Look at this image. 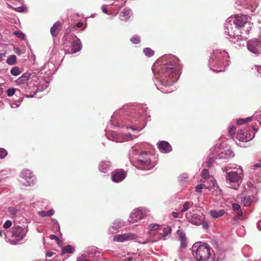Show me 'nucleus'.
<instances>
[{
	"label": "nucleus",
	"instance_id": "f257e3e1",
	"mask_svg": "<svg viewBox=\"0 0 261 261\" xmlns=\"http://www.w3.org/2000/svg\"><path fill=\"white\" fill-rule=\"evenodd\" d=\"M150 117L146 105L124 107L114 113L106 129L108 139L122 142L137 137L145 126V118Z\"/></svg>",
	"mask_w": 261,
	"mask_h": 261
},
{
	"label": "nucleus",
	"instance_id": "f03ea898",
	"mask_svg": "<svg viewBox=\"0 0 261 261\" xmlns=\"http://www.w3.org/2000/svg\"><path fill=\"white\" fill-rule=\"evenodd\" d=\"M181 66L179 59L174 56H162L153 64L152 72L158 80L155 83L158 90L164 93H169L175 90L173 84L178 79Z\"/></svg>",
	"mask_w": 261,
	"mask_h": 261
},
{
	"label": "nucleus",
	"instance_id": "7ed1b4c3",
	"mask_svg": "<svg viewBox=\"0 0 261 261\" xmlns=\"http://www.w3.org/2000/svg\"><path fill=\"white\" fill-rule=\"evenodd\" d=\"M228 55L224 50L216 49L210 56L208 66L215 72L224 71L228 65Z\"/></svg>",
	"mask_w": 261,
	"mask_h": 261
},
{
	"label": "nucleus",
	"instance_id": "20e7f679",
	"mask_svg": "<svg viewBox=\"0 0 261 261\" xmlns=\"http://www.w3.org/2000/svg\"><path fill=\"white\" fill-rule=\"evenodd\" d=\"M228 148L227 141L216 145L210 150L207 161L205 162L206 167L211 168L213 166L215 159L227 160Z\"/></svg>",
	"mask_w": 261,
	"mask_h": 261
},
{
	"label": "nucleus",
	"instance_id": "39448f33",
	"mask_svg": "<svg viewBox=\"0 0 261 261\" xmlns=\"http://www.w3.org/2000/svg\"><path fill=\"white\" fill-rule=\"evenodd\" d=\"M193 253L197 261H210L211 259V247L207 244L193 246Z\"/></svg>",
	"mask_w": 261,
	"mask_h": 261
},
{
	"label": "nucleus",
	"instance_id": "423d86ee",
	"mask_svg": "<svg viewBox=\"0 0 261 261\" xmlns=\"http://www.w3.org/2000/svg\"><path fill=\"white\" fill-rule=\"evenodd\" d=\"M63 39L65 45L70 42L71 54L76 53L82 49V44L81 41L75 35L73 34H65L63 36Z\"/></svg>",
	"mask_w": 261,
	"mask_h": 261
},
{
	"label": "nucleus",
	"instance_id": "0eeeda50",
	"mask_svg": "<svg viewBox=\"0 0 261 261\" xmlns=\"http://www.w3.org/2000/svg\"><path fill=\"white\" fill-rule=\"evenodd\" d=\"M136 164L137 168L142 170H148L154 167L149 155L144 151L139 154Z\"/></svg>",
	"mask_w": 261,
	"mask_h": 261
},
{
	"label": "nucleus",
	"instance_id": "6e6552de",
	"mask_svg": "<svg viewBox=\"0 0 261 261\" xmlns=\"http://www.w3.org/2000/svg\"><path fill=\"white\" fill-rule=\"evenodd\" d=\"M21 184L25 187H33L36 183V178L33 172L29 169L22 170L19 174Z\"/></svg>",
	"mask_w": 261,
	"mask_h": 261
},
{
	"label": "nucleus",
	"instance_id": "1a4fd4ad",
	"mask_svg": "<svg viewBox=\"0 0 261 261\" xmlns=\"http://www.w3.org/2000/svg\"><path fill=\"white\" fill-rule=\"evenodd\" d=\"M211 181L212 185L207 186L204 184H201L196 186L195 187V191L197 193H200L201 190L203 188L208 189L212 192L213 195L218 196L219 197H221V191L219 187L217 184L216 180L214 179V177H211Z\"/></svg>",
	"mask_w": 261,
	"mask_h": 261
},
{
	"label": "nucleus",
	"instance_id": "9d476101",
	"mask_svg": "<svg viewBox=\"0 0 261 261\" xmlns=\"http://www.w3.org/2000/svg\"><path fill=\"white\" fill-rule=\"evenodd\" d=\"M28 232L27 228L17 226L13 228L12 237L13 239L10 240V243L12 245L19 244V242L22 241L26 236Z\"/></svg>",
	"mask_w": 261,
	"mask_h": 261
},
{
	"label": "nucleus",
	"instance_id": "9b49d317",
	"mask_svg": "<svg viewBox=\"0 0 261 261\" xmlns=\"http://www.w3.org/2000/svg\"><path fill=\"white\" fill-rule=\"evenodd\" d=\"M186 219L189 223L193 225H199L205 219V216L202 213H195L194 210H192L186 214Z\"/></svg>",
	"mask_w": 261,
	"mask_h": 261
},
{
	"label": "nucleus",
	"instance_id": "f8f14e48",
	"mask_svg": "<svg viewBox=\"0 0 261 261\" xmlns=\"http://www.w3.org/2000/svg\"><path fill=\"white\" fill-rule=\"evenodd\" d=\"M149 211L145 208H139L132 213L129 217L128 221L130 223H134L140 220L143 219Z\"/></svg>",
	"mask_w": 261,
	"mask_h": 261
},
{
	"label": "nucleus",
	"instance_id": "ddd939ff",
	"mask_svg": "<svg viewBox=\"0 0 261 261\" xmlns=\"http://www.w3.org/2000/svg\"><path fill=\"white\" fill-rule=\"evenodd\" d=\"M242 171L239 169L237 171H229V188L237 190L239 187V184L237 183L241 178Z\"/></svg>",
	"mask_w": 261,
	"mask_h": 261
},
{
	"label": "nucleus",
	"instance_id": "4468645a",
	"mask_svg": "<svg viewBox=\"0 0 261 261\" xmlns=\"http://www.w3.org/2000/svg\"><path fill=\"white\" fill-rule=\"evenodd\" d=\"M247 48L254 54L258 55L261 54V42L257 39L249 40L247 42Z\"/></svg>",
	"mask_w": 261,
	"mask_h": 261
},
{
	"label": "nucleus",
	"instance_id": "2eb2a0df",
	"mask_svg": "<svg viewBox=\"0 0 261 261\" xmlns=\"http://www.w3.org/2000/svg\"><path fill=\"white\" fill-rule=\"evenodd\" d=\"M137 238L135 233L128 232L123 234H117L113 238V240L115 242H123L126 241L132 240Z\"/></svg>",
	"mask_w": 261,
	"mask_h": 261
},
{
	"label": "nucleus",
	"instance_id": "dca6fc26",
	"mask_svg": "<svg viewBox=\"0 0 261 261\" xmlns=\"http://www.w3.org/2000/svg\"><path fill=\"white\" fill-rule=\"evenodd\" d=\"M255 136V134L252 135L250 130L242 129L237 134V139L242 142H248L252 140Z\"/></svg>",
	"mask_w": 261,
	"mask_h": 261
},
{
	"label": "nucleus",
	"instance_id": "f3484780",
	"mask_svg": "<svg viewBox=\"0 0 261 261\" xmlns=\"http://www.w3.org/2000/svg\"><path fill=\"white\" fill-rule=\"evenodd\" d=\"M126 173L123 170H116L112 172L111 179L113 182H120L126 177Z\"/></svg>",
	"mask_w": 261,
	"mask_h": 261
},
{
	"label": "nucleus",
	"instance_id": "a211bd4d",
	"mask_svg": "<svg viewBox=\"0 0 261 261\" xmlns=\"http://www.w3.org/2000/svg\"><path fill=\"white\" fill-rule=\"evenodd\" d=\"M94 254L96 255L99 254V252H97L95 248H88L85 254H82L77 258L76 261H91L90 259L93 257Z\"/></svg>",
	"mask_w": 261,
	"mask_h": 261
},
{
	"label": "nucleus",
	"instance_id": "6ab92c4d",
	"mask_svg": "<svg viewBox=\"0 0 261 261\" xmlns=\"http://www.w3.org/2000/svg\"><path fill=\"white\" fill-rule=\"evenodd\" d=\"M230 18L229 22L233 21V23L238 27H242L244 26L248 21L246 15L242 14L240 15H236L234 17L231 16L230 17Z\"/></svg>",
	"mask_w": 261,
	"mask_h": 261
},
{
	"label": "nucleus",
	"instance_id": "aec40b11",
	"mask_svg": "<svg viewBox=\"0 0 261 261\" xmlns=\"http://www.w3.org/2000/svg\"><path fill=\"white\" fill-rule=\"evenodd\" d=\"M157 145L159 150L162 153H167L170 152L172 150L171 145L167 141H160L158 143Z\"/></svg>",
	"mask_w": 261,
	"mask_h": 261
},
{
	"label": "nucleus",
	"instance_id": "412c9836",
	"mask_svg": "<svg viewBox=\"0 0 261 261\" xmlns=\"http://www.w3.org/2000/svg\"><path fill=\"white\" fill-rule=\"evenodd\" d=\"M179 237V240L180 242V247L181 248H185L187 246V238L185 233L184 231L178 229L176 232Z\"/></svg>",
	"mask_w": 261,
	"mask_h": 261
},
{
	"label": "nucleus",
	"instance_id": "4be33fe9",
	"mask_svg": "<svg viewBox=\"0 0 261 261\" xmlns=\"http://www.w3.org/2000/svg\"><path fill=\"white\" fill-rule=\"evenodd\" d=\"M125 225V222L121 219H116L113 223L111 227L109 228V231L111 233L114 232L112 231V229L114 230H117L118 229L123 227Z\"/></svg>",
	"mask_w": 261,
	"mask_h": 261
},
{
	"label": "nucleus",
	"instance_id": "5701e85b",
	"mask_svg": "<svg viewBox=\"0 0 261 261\" xmlns=\"http://www.w3.org/2000/svg\"><path fill=\"white\" fill-rule=\"evenodd\" d=\"M255 197L253 195H244L241 197V201L245 206H250L254 201Z\"/></svg>",
	"mask_w": 261,
	"mask_h": 261
},
{
	"label": "nucleus",
	"instance_id": "b1692460",
	"mask_svg": "<svg viewBox=\"0 0 261 261\" xmlns=\"http://www.w3.org/2000/svg\"><path fill=\"white\" fill-rule=\"evenodd\" d=\"M111 163L110 161H102L99 165V170L101 172L106 173L110 169Z\"/></svg>",
	"mask_w": 261,
	"mask_h": 261
},
{
	"label": "nucleus",
	"instance_id": "393cba45",
	"mask_svg": "<svg viewBox=\"0 0 261 261\" xmlns=\"http://www.w3.org/2000/svg\"><path fill=\"white\" fill-rule=\"evenodd\" d=\"M132 15V10L129 8H125L120 14V19L121 20H127Z\"/></svg>",
	"mask_w": 261,
	"mask_h": 261
},
{
	"label": "nucleus",
	"instance_id": "a878e982",
	"mask_svg": "<svg viewBox=\"0 0 261 261\" xmlns=\"http://www.w3.org/2000/svg\"><path fill=\"white\" fill-rule=\"evenodd\" d=\"M61 23L60 21L56 22L50 29V34L54 36H57L61 29Z\"/></svg>",
	"mask_w": 261,
	"mask_h": 261
},
{
	"label": "nucleus",
	"instance_id": "bb28decb",
	"mask_svg": "<svg viewBox=\"0 0 261 261\" xmlns=\"http://www.w3.org/2000/svg\"><path fill=\"white\" fill-rule=\"evenodd\" d=\"M232 208L233 211L235 213V216L234 217V219L237 220L242 215V211L240 205L237 203L232 204Z\"/></svg>",
	"mask_w": 261,
	"mask_h": 261
},
{
	"label": "nucleus",
	"instance_id": "cd10ccee",
	"mask_svg": "<svg viewBox=\"0 0 261 261\" xmlns=\"http://www.w3.org/2000/svg\"><path fill=\"white\" fill-rule=\"evenodd\" d=\"M31 74L25 72L16 82L18 84H23L31 78Z\"/></svg>",
	"mask_w": 261,
	"mask_h": 261
},
{
	"label": "nucleus",
	"instance_id": "c85d7f7f",
	"mask_svg": "<svg viewBox=\"0 0 261 261\" xmlns=\"http://www.w3.org/2000/svg\"><path fill=\"white\" fill-rule=\"evenodd\" d=\"M74 250V248L71 245H68L62 248V253H73Z\"/></svg>",
	"mask_w": 261,
	"mask_h": 261
},
{
	"label": "nucleus",
	"instance_id": "c756f323",
	"mask_svg": "<svg viewBox=\"0 0 261 261\" xmlns=\"http://www.w3.org/2000/svg\"><path fill=\"white\" fill-rule=\"evenodd\" d=\"M224 210H221L218 211L215 210H212L210 212V214L212 217L214 218H217L222 216L224 214Z\"/></svg>",
	"mask_w": 261,
	"mask_h": 261
},
{
	"label": "nucleus",
	"instance_id": "7c9ffc66",
	"mask_svg": "<svg viewBox=\"0 0 261 261\" xmlns=\"http://www.w3.org/2000/svg\"><path fill=\"white\" fill-rule=\"evenodd\" d=\"M188 181V176L187 173H183L179 177V181L181 185L184 186Z\"/></svg>",
	"mask_w": 261,
	"mask_h": 261
},
{
	"label": "nucleus",
	"instance_id": "2f4dec72",
	"mask_svg": "<svg viewBox=\"0 0 261 261\" xmlns=\"http://www.w3.org/2000/svg\"><path fill=\"white\" fill-rule=\"evenodd\" d=\"M55 211L53 209H50L47 211H40L39 212V215L40 216L42 217H47V216H51L54 214Z\"/></svg>",
	"mask_w": 261,
	"mask_h": 261
},
{
	"label": "nucleus",
	"instance_id": "473e14b6",
	"mask_svg": "<svg viewBox=\"0 0 261 261\" xmlns=\"http://www.w3.org/2000/svg\"><path fill=\"white\" fill-rule=\"evenodd\" d=\"M193 202L190 201H186L182 205V208L180 210V213H184L185 212L187 211L193 205Z\"/></svg>",
	"mask_w": 261,
	"mask_h": 261
},
{
	"label": "nucleus",
	"instance_id": "72a5a7b5",
	"mask_svg": "<svg viewBox=\"0 0 261 261\" xmlns=\"http://www.w3.org/2000/svg\"><path fill=\"white\" fill-rule=\"evenodd\" d=\"M6 62L10 65L15 64L16 62V56L14 55L10 56L7 59Z\"/></svg>",
	"mask_w": 261,
	"mask_h": 261
},
{
	"label": "nucleus",
	"instance_id": "f704fd0d",
	"mask_svg": "<svg viewBox=\"0 0 261 261\" xmlns=\"http://www.w3.org/2000/svg\"><path fill=\"white\" fill-rule=\"evenodd\" d=\"M171 232V228L170 227H166L163 230V239L164 240H166V237Z\"/></svg>",
	"mask_w": 261,
	"mask_h": 261
},
{
	"label": "nucleus",
	"instance_id": "c9c22d12",
	"mask_svg": "<svg viewBox=\"0 0 261 261\" xmlns=\"http://www.w3.org/2000/svg\"><path fill=\"white\" fill-rule=\"evenodd\" d=\"M10 72L13 75L17 76L21 73V70L20 68L15 66L11 69Z\"/></svg>",
	"mask_w": 261,
	"mask_h": 261
},
{
	"label": "nucleus",
	"instance_id": "e433bc0d",
	"mask_svg": "<svg viewBox=\"0 0 261 261\" xmlns=\"http://www.w3.org/2000/svg\"><path fill=\"white\" fill-rule=\"evenodd\" d=\"M22 97L19 98L17 100H16L15 101L11 103V107L12 108H16L18 107L21 103V102L22 101Z\"/></svg>",
	"mask_w": 261,
	"mask_h": 261
},
{
	"label": "nucleus",
	"instance_id": "4c0bfd02",
	"mask_svg": "<svg viewBox=\"0 0 261 261\" xmlns=\"http://www.w3.org/2000/svg\"><path fill=\"white\" fill-rule=\"evenodd\" d=\"M8 212L12 216L14 217L18 212V210L14 207L10 206L8 208Z\"/></svg>",
	"mask_w": 261,
	"mask_h": 261
},
{
	"label": "nucleus",
	"instance_id": "58836bf2",
	"mask_svg": "<svg viewBox=\"0 0 261 261\" xmlns=\"http://www.w3.org/2000/svg\"><path fill=\"white\" fill-rule=\"evenodd\" d=\"M144 54L148 57H152L154 55V51L150 48H145L143 50Z\"/></svg>",
	"mask_w": 261,
	"mask_h": 261
},
{
	"label": "nucleus",
	"instance_id": "ea45409f",
	"mask_svg": "<svg viewBox=\"0 0 261 261\" xmlns=\"http://www.w3.org/2000/svg\"><path fill=\"white\" fill-rule=\"evenodd\" d=\"M13 34L16 37L21 39V40H24L25 39V34L21 31H15L13 32Z\"/></svg>",
	"mask_w": 261,
	"mask_h": 261
},
{
	"label": "nucleus",
	"instance_id": "a19ab883",
	"mask_svg": "<svg viewBox=\"0 0 261 261\" xmlns=\"http://www.w3.org/2000/svg\"><path fill=\"white\" fill-rule=\"evenodd\" d=\"M16 91H19V90L14 88H11L7 90L6 93L8 96L10 97L14 95Z\"/></svg>",
	"mask_w": 261,
	"mask_h": 261
},
{
	"label": "nucleus",
	"instance_id": "79ce46f5",
	"mask_svg": "<svg viewBox=\"0 0 261 261\" xmlns=\"http://www.w3.org/2000/svg\"><path fill=\"white\" fill-rule=\"evenodd\" d=\"M201 176L204 179H206L208 178L210 179V180L211 181L212 177H209V172L207 169H204V170H202V171L201 172Z\"/></svg>",
	"mask_w": 261,
	"mask_h": 261
},
{
	"label": "nucleus",
	"instance_id": "37998d69",
	"mask_svg": "<svg viewBox=\"0 0 261 261\" xmlns=\"http://www.w3.org/2000/svg\"><path fill=\"white\" fill-rule=\"evenodd\" d=\"M160 225L156 223H152L149 225L148 229L150 231H155L159 229Z\"/></svg>",
	"mask_w": 261,
	"mask_h": 261
},
{
	"label": "nucleus",
	"instance_id": "c03bdc74",
	"mask_svg": "<svg viewBox=\"0 0 261 261\" xmlns=\"http://www.w3.org/2000/svg\"><path fill=\"white\" fill-rule=\"evenodd\" d=\"M8 154L7 151L3 148H0V159H4Z\"/></svg>",
	"mask_w": 261,
	"mask_h": 261
},
{
	"label": "nucleus",
	"instance_id": "a18cd8bd",
	"mask_svg": "<svg viewBox=\"0 0 261 261\" xmlns=\"http://www.w3.org/2000/svg\"><path fill=\"white\" fill-rule=\"evenodd\" d=\"M252 120L251 117H248L246 119H240L238 120V123L239 124H243L248 122H250Z\"/></svg>",
	"mask_w": 261,
	"mask_h": 261
},
{
	"label": "nucleus",
	"instance_id": "49530a36",
	"mask_svg": "<svg viewBox=\"0 0 261 261\" xmlns=\"http://www.w3.org/2000/svg\"><path fill=\"white\" fill-rule=\"evenodd\" d=\"M130 41L134 44H138L140 41V37L138 36H134L130 39Z\"/></svg>",
	"mask_w": 261,
	"mask_h": 261
},
{
	"label": "nucleus",
	"instance_id": "de8ad7c7",
	"mask_svg": "<svg viewBox=\"0 0 261 261\" xmlns=\"http://www.w3.org/2000/svg\"><path fill=\"white\" fill-rule=\"evenodd\" d=\"M12 225V222L10 220H7L5 222V223L3 225V227L4 228H9Z\"/></svg>",
	"mask_w": 261,
	"mask_h": 261
},
{
	"label": "nucleus",
	"instance_id": "09e8293b",
	"mask_svg": "<svg viewBox=\"0 0 261 261\" xmlns=\"http://www.w3.org/2000/svg\"><path fill=\"white\" fill-rule=\"evenodd\" d=\"M15 10L19 12H23L25 11L26 8L23 6L18 7L15 8Z\"/></svg>",
	"mask_w": 261,
	"mask_h": 261
},
{
	"label": "nucleus",
	"instance_id": "8fccbe9b",
	"mask_svg": "<svg viewBox=\"0 0 261 261\" xmlns=\"http://www.w3.org/2000/svg\"><path fill=\"white\" fill-rule=\"evenodd\" d=\"M227 170H228V169H227V167L222 168L223 172H225V173H226L225 177H226V181H227L228 180V172H227Z\"/></svg>",
	"mask_w": 261,
	"mask_h": 261
},
{
	"label": "nucleus",
	"instance_id": "3c124183",
	"mask_svg": "<svg viewBox=\"0 0 261 261\" xmlns=\"http://www.w3.org/2000/svg\"><path fill=\"white\" fill-rule=\"evenodd\" d=\"M201 224H202V227L204 229H207L208 227V223L206 221H204V219L203 220V222H202Z\"/></svg>",
	"mask_w": 261,
	"mask_h": 261
},
{
	"label": "nucleus",
	"instance_id": "603ef678",
	"mask_svg": "<svg viewBox=\"0 0 261 261\" xmlns=\"http://www.w3.org/2000/svg\"><path fill=\"white\" fill-rule=\"evenodd\" d=\"M49 238L51 239V240H55L57 241V242L58 243V242L60 241L59 238H58L57 236H56V235L55 234H51L49 236Z\"/></svg>",
	"mask_w": 261,
	"mask_h": 261
},
{
	"label": "nucleus",
	"instance_id": "864d4df0",
	"mask_svg": "<svg viewBox=\"0 0 261 261\" xmlns=\"http://www.w3.org/2000/svg\"><path fill=\"white\" fill-rule=\"evenodd\" d=\"M101 8V10H102V12L104 13L107 14H109L108 11L107 9L106 8L105 5L102 6Z\"/></svg>",
	"mask_w": 261,
	"mask_h": 261
},
{
	"label": "nucleus",
	"instance_id": "5fc2aeb1",
	"mask_svg": "<svg viewBox=\"0 0 261 261\" xmlns=\"http://www.w3.org/2000/svg\"><path fill=\"white\" fill-rule=\"evenodd\" d=\"M236 131V128L234 127H231L230 128H229V135H232Z\"/></svg>",
	"mask_w": 261,
	"mask_h": 261
},
{
	"label": "nucleus",
	"instance_id": "6e6d98bb",
	"mask_svg": "<svg viewBox=\"0 0 261 261\" xmlns=\"http://www.w3.org/2000/svg\"><path fill=\"white\" fill-rule=\"evenodd\" d=\"M136 151V147H132V150L131 151V152L130 153V154H134V155H135V154H137V152Z\"/></svg>",
	"mask_w": 261,
	"mask_h": 261
},
{
	"label": "nucleus",
	"instance_id": "4d7b16f0",
	"mask_svg": "<svg viewBox=\"0 0 261 261\" xmlns=\"http://www.w3.org/2000/svg\"><path fill=\"white\" fill-rule=\"evenodd\" d=\"M55 254V253L51 251H48L46 253V256L47 257H51L53 256V255Z\"/></svg>",
	"mask_w": 261,
	"mask_h": 261
},
{
	"label": "nucleus",
	"instance_id": "13d9d810",
	"mask_svg": "<svg viewBox=\"0 0 261 261\" xmlns=\"http://www.w3.org/2000/svg\"><path fill=\"white\" fill-rule=\"evenodd\" d=\"M172 216L175 218H177L178 217V215H179V213H177V212H172Z\"/></svg>",
	"mask_w": 261,
	"mask_h": 261
},
{
	"label": "nucleus",
	"instance_id": "bf43d9fd",
	"mask_svg": "<svg viewBox=\"0 0 261 261\" xmlns=\"http://www.w3.org/2000/svg\"><path fill=\"white\" fill-rule=\"evenodd\" d=\"M5 56V55L3 53L0 54V62L3 61L4 57Z\"/></svg>",
	"mask_w": 261,
	"mask_h": 261
},
{
	"label": "nucleus",
	"instance_id": "052dcab7",
	"mask_svg": "<svg viewBox=\"0 0 261 261\" xmlns=\"http://www.w3.org/2000/svg\"><path fill=\"white\" fill-rule=\"evenodd\" d=\"M83 25V22H79L78 23H76V27L77 28H81Z\"/></svg>",
	"mask_w": 261,
	"mask_h": 261
},
{
	"label": "nucleus",
	"instance_id": "680f3d73",
	"mask_svg": "<svg viewBox=\"0 0 261 261\" xmlns=\"http://www.w3.org/2000/svg\"><path fill=\"white\" fill-rule=\"evenodd\" d=\"M34 94H35V93L33 95H25V96L28 98H32V97H34Z\"/></svg>",
	"mask_w": 261,
	"mask_h": 261
},
{
	"label": "nucleus",
	"instance_id": "e2e57ef3",
	"mask_svg": "<svg viewBox=\"0 0 261 261\" xmlns=\"http://www.w3.org/2000/svg\"><path fill=\"white\" fill-rule=\"evenodd\" d=\"M254 167H261V164H255L254 165Z\"/></svg>",
	"mask_w": 261,
	"mask_h": 261
},
{
	"label": "nucleus",
	"instance_id": "0e129e2a",
	"mask_svg": "<svg viewBox=\"0 0 261 261\" xmlns=\"http://www.w3.org/2000/svg\"><path fill=\"white\" fill-rule=\"evenodd\" d=\"M3 234H5V237H6V234L3 231H0V237H2Z\"/></svg>",
	"mask_w": 261,
	"mask_h": 261
},
{
	"label": "nucleus",
	"instance_id": "69168bd1",
	"mask_svg": "<svg viewBox=\"0 0 261 261\" xmlns=\"http://www.w3.org/2000/svg\"><path fill=\"white\" fill-rule=\"evenodd\" d=\"M3 88L0 85V95L3 93Z\"/></svg>",
	"mask_w": 261,
	"mask_h": 261
},
{
	"label": "nucleus",
	"instance_id": "338daca9",
	"mask_svg": "<svg viewBox=\"0 0 261 261\" xmlns=\"http://www.w3.org/2000/svg\"><path fill=\"white\" fill-rule=\"evenodd\" d=\"M48 86V85H47L45 88H43V87H41V88L39 89V90L40 91H43L45 89H46L47 88V87Z\"/></svg>",
	"mask_w": 261,
	"mask_h": 261
},
{
	"label": "nucleus",
	"instance_id": "774afa93",
	"mask_svg": "<svg viewBox=\"0 0 261 261\" xmlns=\"http://www.w3.org/2000/svg\"><path fill=\"white\" fill-rule=\"evenodd\" d=\"M224 28L225 30H228L227 24L226 22L224 23Z\"/></svg>",
	"mask_w": 261,
	"mask_h": 261
}]
</instances>
